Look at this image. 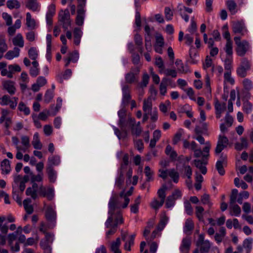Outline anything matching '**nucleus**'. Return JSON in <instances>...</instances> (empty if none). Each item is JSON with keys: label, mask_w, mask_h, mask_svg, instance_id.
<instances>
[{"label": "nucleus", "mask_w": 253, "mask_h": 253, "mask_svg": "<svg viewBox=\"0 0 253 253\" xmlns=\"http://www.w3.org/2000/svg\"><path fill=\"white\" fill-rule=\"evenodd\" d=\"M121 200L118 195L113 193L108 203L109 220L107 224L111 220L112 217H116L121 219V222H124L122 213L121 211Z\"/></svg>", "instance_id": "obj_1"}, {"label": "nucleus", "mask_w": 253, "mask_h": 253, "mask_svg": "<svg viewBox=\"0 0 253 253\" xmlns=\"http://www.w3.org/2000/svg\"><path fill=\"white\" fill-rule=\"evenodd\" d=\"M235 44L237 45L236 51L239 56H243L250 48V44L247 41H241L240 37H235L234 38Z\"/></svg>", "instance_id": "obj_2"}, {"label": "nucleus", "mask_w": 253, "mask_h": 253, "mask_svg": "<svg viewBox=\"0 0 253 253\" xmlns=\"http://www.w3.org/2000/svg\"><path fill=\"white\" fill-rule=\"evenodd\" d=\"M109 217L105 222V226L106 228H110V230L106 232V237L109 238L110 235H113L117 231V228L119 224H123L121 222V219L118 217H112L111 220L107 224Z\"/></svg>", "instance_id": "obj_3"}, {"label": "nucleus", "mask_w": 253, "mask_h": 253, "mask_svg": "<svg viewBox=\"0 0 253 253\" xmlns=\"http://www.w3.org/2000/svg\"><path fill=\"white\" fill-rule=\"evenodd\" d=\"M58 22L61 23L65 30L68 29L71 25L70 15L68 9L60 11L58 14Z\"/></svg>", "instance_id": "obj_4"}, {"label": "nucleus", "mask_w": 253, "mask_h": 253, "mask_svg": "<svg viewBox=\"0 0 253 253\" xmlns=\"http://www.w3.org/2000/svg\"><path fill=\"white\" fill-rule=\"evenodd\" d=\"M56 212L51 206H48L45 211V217L49 222L47 228L52 229L55 225Z\"/></svg>", "instance_id": "obj_5"}, {"label": "nucleus", "mask_w": 253, "mask_h": 253, "mask_svg": "<svg viewBox=\"0 0 253 253\" xmlns=\"http://www.w3.org/2000/svg\"><path fill=\"white\" fill-rule=\"evenodd\" d=\"M0 104L2 106L9 105L11 109H15L18 100V97H13L10 98L8 95H4L1 98H0Z\"/></svg>", "instance_id": "obj_6"}, {"label": "nucleus", "mask_w": 253, "mask_h": 253, "mask_svg": "<svg viewBox=\"0 0 253 253\" xmlns=\"http://www.w3.org/2000/svg\"><path fill=\"white\" fill-rule=\"evenodd\" d=\"M250 68V62L246 58H243L240 66L237 69V75L241 78L245 77L247 74V71L249 70Z\"/></svg>", "instance_id": "obj_7"}, {"label": "nucleus", "mask_w": 253, "mask_h": 253, "mask_svg": "<svg viewBox=\"0 0 253 253\" xmlns=\"http://www.w3.org/2000/svg\"><path fill=\"white\" fill-rule=\"evenodd\" d=\"M39 194L44 197H46L48 200H51L54 196V189L52 188L40 186L39 188Z\"/></svg>", "instance_id": "obj_8"}, {"label": "nucleus", "mask_w": 253, "mask_h": 253, "mask_svg": "<svg viewBox=\"0 0 253 253\" xmlns=\"http://www.w3.org/2000/svg\"><path fill=\"white\" fill-rule=\"evenodd\" d=\"M122 105L125 107L128 105L130 101L131 100L129 86L128 85H124L122 88Z\"/></svg>", "instance_id": "obj_9"}, {"label": "nucleus", "mask_w": 253, "mask_h": 253, "mask_svg": "<svg viewBox=\"0 0 253 253\" xmlns=\"http://www.w3.org/2000/svg\"><path fill=\"white\" fill-rule=\"evenodd\" d=\"M129 122L130 123V127L132 135L135 138L138 137L140 135L142 131L141 127L136 126L135 119H130Z\"/></svg>", "instance_id": "obj_10"}, {"label": "nucleus", "mask_w": 253, "mask_h": 253, "mask_svg": "<svg viewBox=\"0 0 253 253\" xmlns=\"http://www.w3.org/2000/svg\"><path fill=\"white\" fill-rule=\"evenodd\" d=\"M46 171L48 175L49 182L54 183L56 180L57 173L54 169L53 167L49 166L46 167Z\"/></svg>", "instance_id": "obj_11"}, {"label": "nucleus", "mask_w": 253, "mask_h": 253, "mask_svg": "<svg viewBox=\"0 0 253 253\" xmlns=\"http://www.w3.org/2000/svg\"><path fill=\"white\" fill-rule=\"evenodd\" d=\"M130 119H134V118L131 117L130 115H128L127 117L125 119V123L123 125H121L119 122L118 125L120 127L122 131L124 134L125 136H127V130L126 129L127 126L130 127V122L129 120Z\"/></svg>", "instance_id": "obj_12"}, {"label": "nucleus", "mask_w": 253, "mask_h": 253, "mask_svg": "<svg viewBox=\"0 0 253 253\" xmlns=\"http://www.w3.org/2000/svg\"><path fill=\"white\" fill-rule=\"evenodd\" d=\"M3 85L4 89L6 90L10 94L12 95L15 93L16 88L14 82L10 81H5L3 83Z\"/></svg>", "instance_id": "obj_13"}, {"label": "nucleus", "mask_w": 253, "mask_h": 253, "mask_svg": "<svg viewBox=\"0 0 253 253\" xmlns=\"http://www.w3.org/2000/svg\"><path fill=\"white\" fill-rule=\"evenodd\" d=\"M181 172H183V175L182 176V177H187V179H191V176L192 175V170L191 168L189 165H186L185 163H184L182 166Z\"/></svg>", "instance_id": "obj_14"}, {"label": "nucleus", "mask_w": 253, "mask_h": 253, "mask_svg": "<svg viewBox=\"0 0 253 253\" xmlns=\"http://www.w3.org/2000/svg\"><path fill=\"white\" fill-rule=\"evenodd\" d=\"M143 111L144 113L151 115L152 111V103L150 99L144 100L143 104Z\"/></svg>", "instance_id": "obj_15"}, {"label": "nucleus", "mask_w": 253, "mask_h": 253, "mask_svg": "<svg viewBox=\"0 0 253 253\" xmlns=\"http://www.w3.org/2000/svg\"><path fill=\"white\" fill-rule=\"evenodd\" d=\"M0 167L2 173L8 174L11 170L9 161L7 159L3 160L1 163Z\"/></svg>", "instance_id": "obj_16"}, {"label": "nucleus", "mask_w": 253, "mask_h": 253, "mask_svg": "<svg viewBox=\"0 0 253 253\" xmlns=\"http://www.w3.org/2000/svg\"><path fill=\"white\" fill-rule=\"evenodd\" d=\"M20 49L15 47L12 50H9L4 55V57L8 60H11L14 57L19 56Z\"/></svg>", "instance_id": "obj_17"}, {"label": "nucleus", "mask_w": 253, "mask_h": 253, "mask_svg": "<svg viewBox=\"0 0 253 253\" xmlns=\"http://www.w3.org/2000/svg\"><path fill=\"white\" fill-rule=\"evenodd\" d=\"M166 155L169 156L172 161H175L177 157V154L175 151L172 149L170 145H168L165 149Z\"/></svg>", "instance_id": "obj_18"}, {"label": "nucleus", "mask_w": 253, "mask_h": 253, "mask_svg": "<svg viewBox=\"0 0 253 253\" xmlns=\"http://www.w3.org/2000/svg\"><path fill=\"white\" fill-rule=\"evenodd\" d=\"M74 42L76 45H79L80 43L81 38L82 35V32L80 28H75L74 32Z\"/></svg>", "instance_id": "obj_19"}, {"label": "nucleus", "mask_w": 253, "mask_h": 253, "mask_svg": "<svg viewBox=\"0 0 253 253\" xmlns=\"http://www.w3.org/2000/svg\"><path fill=\"white\" fill-rule=\"evenodd\" d=\"M32 143L34 148L36 149L40 150L42 148V145L40 141L39 133L38 132H36L34 134Z\"/></svg>", "instance_id": "obj_20"}, {"label": "nucleus", "mask_w": 253, "mask_h": 253, "mask_svg": "<svg viewBox=\"0 0 253 253\" xmlns=\"http://www.w3.org/2000/svg\"><path fill=\"white\" fill-rule=\"evenodd\" d=\"M32 200L30 198H27L23 201V206L27 213L29 214L33 212L34 209L32 205H30Z\"/></svg>", "instance_id": "obj_21"}, {"label": "nucleus", "mask_w": 253, "mask_h": 253, "mask_svg": "<svg viewBox=\"0 0 253 253\" xmlns=\"http://www.w3.org/2000/svg\"><path fill=\"white\" fill-rule=\"evenodd\" d=\"M244 28V25L242 22L237 21L233 23L232 29L233 32L235 33H242Z\"/></svg>", "instance_id": "obj_22"}, {"label": "nucleus", "mask_w": 253, "mask_h": 253, "mask_svg": "<svg viewBox=\"0 0 253 253\" xmlns=\"http://www.w3.org/2000/svg\"><path fill=\"white\" fill-rule=\"evenodd\" d=\"M12 43L15 46L23 47L24 46V40L21 34H18L13 39Z\"/></svg>", "instance_id": "obj_23"}, {"label": "nucleus", "mask_w": 253, "mask_h": 253, "mask_svg": "<svg viewBox=\"0 0 253 253\" xmlns=\"http://www.w3.org/2000/svg\"><path fill=\"white\" fill-rule=\"evenodd\" d=\"M229 210L231 215L239 216L241 212L240 207L237 204H229Z\"/></svg>", "instance_id": "obj_24"}, {"label": "nucleus", "mask_w": 253, "mask_h": 253, "mask_svg": "<svg viewBox=\"0 0 253 253\" xmlns=\"http://www.w3.org/2000/svg\"><path fill=\"white\" fill-rule=\"evenodd\" d=\"M121 245V240L120 238L116 239L115 241L113 242L111 245V250L114 253H121L119 247Z\"/></svg>", "instance_id": "obj_25"}, {"label": "nucleus", "mask_w": 253, "mask_h": 253, "mask_svg": "<svg viewBox=\"0 0 253 253\" xmlns=\"http://www.w3.org/2000/svg\"><path fill=\"white\" fill-rule=\"evenodd\" d=\"M168 175L172 179V181L174 183H178L179 178V173L174 169H168Z\"/></svg>", "instance_id": "obj_26"}, {"label": "nucleus", "mask_w": 253, "mask_h": 253, "mask_svg": "<svg viewBox=\"0 0 253 253\" xmlns=\"http://www.w3.org/2000/svg\"><path fill=\"white\" fill-rule=\"evenodd\" d=\"M175 63L177 66V69L179 72L184 74L190 72L188 66L187 65L184 66L181 60H177Z\"/></svg>", "instance_id": "obj_27"}, {"label": "nucleus", "mask_w": 253, "mask_h": 253, "mask_svg": "<svg viewBox=\"0 0 253 253\" xmlns=\"http://www.w3.org/2000/svg\"><path fill=\"white\" fill-rule=\"evenodd\" d=\"M168 217L166 215L165 212H164L161 216L160 221L157 226V230L162 231L164 229L168 222Z\"/></svg>", "instance_id": "obj_28"}, {"label": "nucleus", "mask_w": 253, "mask_h": 253, "mask_svg": "<svg viewBox=\"0 0 253 253\" xmlns=\"http://www.w3.org/2000/svg\"><path fill=\"white\" fill-rule=\"evenodd\" d=\"M124 170H120L119 176L116 178L115 185L119 189L122 188V186L124 182Z\"/></svg>", "instance_id": "obj_29"}, {"label": "nucleus", "mask_w": 253, "mask_h": 253, "mask_svg": "<svg viewBox=\"0 0 253 253\" xmlns=\"http://www.w3.org/2000/svg\"><path fill=\"white\" fill-rule=\"evenodd\" d=\"M60 163V157L58 156H52L48 158V164L47 167H52L57 166Z\"/></svg>", "instance_id": "obj_30"}, {"label": "nucleus", "mask_w": 253, "mask_h": 253, "mask_svg": "<svg viewBox=\"0 0 253 253\" xmlns=\"http://www.w3.org/2000/svg\"><path fill=\"white\" fill-rule=\"evenodd\" d=\"M26 7L33 11H36L38 10L39 4L36 0H28Z\"/></svg>", "instance_id": "obj_31"}, {"label": "nucleus", "mask_w": 253, "mask_h": 253, "mask_svg": "<svg viewBox=\"0 0 253 253\" xmlns=\"http://www.w3.org/2000/svg\"><path fill=\"white\" fill-rule=\"evenodd\" d=\"M241 143L237 142L235 144V148L238 151H241L244 148L248 147V141L246 138L242 137L241 138Z\"/></svg>", "instance_id": "obj_32"}, {"label": "nucleus", "mask_w": 253, "mask_h": 253, "mask_svg": "<svg viewBox=\"0 0 253 253\" xmlns=\"http://www.w3.org/2000/svg\"><path fill=\"white\" fill-rule=\"evenodd\" d=\"M191 245V240L189 238H184L182 240V244L180 247V250L182 252L188 251Z\"/></svg>", "instance_id": "obj_33"}, {"label": "nucleus", "mask_w": 253, "mask_h": 253, "mask_svg": "<svg viewBox=\"0 0 253 253\" xmlns=\"http://www.w3.org/2000/svg\"><path fill=\"white\" fill-rule=\"evenodd\" d=\"M199 246L201 253H208L210 251L211 245L208 240H205V242L200 244Z\"/></svg>", "instance_id": "obj_34"}, {"label": "nucleus", "mask_w": 253, "mask_h": 253, "mask_svg": "<svg viewBox=\"0 0 253 253\" xmlns=\"http://www.w3.org/2000/svg\"><path fill=\"white\" fill-rule=\"evenodd\" d=\"M85 12L77 11L76 18V24L78 26H82L84 23Z\"/></svg>", "instance_id": "obj_35"}, {"label": "nucleus", "mask_w": 253, "mask_h": 253, "mask_svg": "<svg viewBox=\"0 0 253 253\" xmlns=\"http://www.w3.org/2000/svg\"><path fill=\"white\" fill-rule=\"evenodd\" d=\"M194 163L195 167L200 169L202 173L205 174L207 173V168L205 166H203L201 160H195Z\"/></svg>", "instance_id": "obj_36"}, {"label": "nucleus", "mask_w": 253, "mask_h": 253, "mask_svg": "<svg viewBox=\"0 0 253 253\" xmlns=\"http://www.w3.org/2000/svg\"><path fill=\"white\" fill-rule=\"evenodd\" d=\"M50 243L46 240H42L40 242V246L44 250V253H51V249L49 245Z\"/></svg>", "instance_id": "obj_37"}, {"label": "nucleus", "mask_w": 253, "mask_h": 253, "mask_svg": "<svg viewBox=\"0 0 253 253\" xmlns=\"http://www.w3.org/2000/svg\"><path fill=\"white\" fill-rule=\"evenodd\" d=\"M6 5L10 9H17L20 7V4L17 0H9L6 2Z\"/></svg>", "instance_id": "obj_38"}, {"label": "nucleus", "mask_w": 253, "mask_h": 253, "mask_svg": "<svg viewBox=\"0 0 253 253\" xmlns=\"http://www.w3.org/2000/svg\"><path fill=\"white\" fill-rule=\"evenodd\" d=\"M184 133V131L182 129H179L174 135L172 139V143L176 145L181 140V137Z\"/></svg>", "instance_id": "obj_39"}, {"label": "nucleus", "mask_w": 253, "mask_h": 253, "mask_svg": "<svg viewBox=\"0 0 253 253\" xmlns=\"http://www.w3.org/2000/svg\"><path fill=\"white\" fill-rule=\"evenodd\" d=\"M206 146L203 148L202 152L203 153V157L204 158L208 159L209 157L210 150L211 148V144L210 141H207L205 143Z\"/></svg>", "instance_id": "obj_40"}, {"label": "nucleus", "mask_w": 253, "mask_h": 253, "mask_svg": "<svg viewBox=\"0 0 253 253\" xmlns=\"http://www.w3.org/2000/svg\"><path fill=\"white\" fill-rule=\"evenodd\" d=\"M118 196L120 197V199L121 198L124 199V203L122 205V208L123 209L126 208L129 204L130 200L129 198L127 197V195L126 194V193H125V191H122Z\"/></svg>", "instance_id": "obj_41"}, {"label": "nucleus", "mask_w": 253, "mask_h": 253, "mask_svg": "<svg viewBox=\"0 0 253 253\" xmlns=\"http://www.w3.org/2000/svg\"><path fill=\"white\" fill-rule=\"evenodd\" d=\"M194 228V223L191 219H187L185 223L184 232L187 233L188 232L192 231Z\"/></svg>", "instance_id": "obj_42"}, {"label": "nucleus", "mask_w": 253, "mask_h": 253, "mask_svg": "<svg viewBox=\"0 0 253 253\" xmlns=\"http://www.w3.org/2000/svg\"><path fill=\"white\" fill-rule=\"evenodd\" d=\"M215 111L223 112L226 108V103H223L221 104L217 99H215Z\"/></svg>", "instance_id": "obj_43"}, {"label": "nucleus", "mask_w": 253, "mask_h": 253, "mask_svg": "<svg viewBox=\"0 0 253 253\" xmlns=\"http://www.w3.org/2000/svg\"><path fill=\"white\" fill-rule=\"evenodd\" d=\"M118 116L119 117V121L121 125H123L125 123V119L127 117L126 114V110L124 108H122L118 112Z\"/></svg>", "instance_id": "obj_44"}, {"label": "nucleus", "mask_w": 253, "mask_h": 253, "mask_svg": "<svg viewBox=\"0 0 253 253\" xmlns=\"http://www.w3.org/2000/svg\"><path fill=\"white\" fill-rule=\"evenodd\" d=\"M227 5L228 9L231 12L232 14H234L236 13V8L237 4L233 0H229L227 1Z\"/></svg>", "instance_id": "obj_45"}, {"label": "nucleus", "mask_w": 253, "mask_h": 253, "mask_svg": "<svg viewBox=\"0 0 253 253\" xmlns=\"http://www.w3.org/2000/svg\"><path fill=\"white\" fill-rule=\"evenodd\" d=\"M201 201L203 204L208 205L211 208L212 206V203L210 201V195L208 194H204L201 197Z\"/></svg>", "instance_id": "obj_46"}, {"label": "nucleus", "mask_w": 253, "mask_h": 253, "mask_svg": "<svg viewBox=\"0 0 253 253\" xmlns=\"http://www.w3.org/2000/svg\"><path fill=\"white\" fill-rule=\"evenodd\" d=\"M26 194L27 196H30L32 199H36L37 198V190L33 189L31 187H28L26 190Z\"/></svg>", "instance_id": "obj_47"}, {"label": "nucleus", "mask_w": 253, "mask_h": 253, "mask_svg": "<svg viewBox=\"0 0 253 253\" xmlns=\"http://www.w3.org/2000/svg\"><path fill=\"white\" fill-rule=\"evenodd\" d=\"M18 108L20 111L23 112L25 115H28L30 113V109L23 102L19 103Z\"/></svg>", "instance_id": "obj_48"}, {"label": "nucleus", "mask_w": 253, "mask_h": 253, "mask_svg": "<svg viewBox=\"0 0 253 253\" xmlns=\"http://www.w3.org/2000/svg\"><path fill=\"white\" fill-rule=\"evenodd\" d=\"M144 172L147 176L146 182H149L153 180L152 175L153 172L149 166H146L145 167Z\"/></svg>", "instance_id": "obj_49"}, {"label": "nucleus", "mask_w": 253, "mask_h": 253, "mask_svg": "<svg viewBox=\"0 0 253 253\" xmlns=\"http://www.w3.org/2000/svg\"><path fill=\"white\" fill-rule=\"evenodd\" d=\"M238 191L236 189H234L232 190L231 195L230 196V205H233L235 203L238 195Z\"/></svg>", "instance_id": "obj_50"}, {"label": "nucleus", "mask_w": 253, "mask_h": 253, "mask_svg": "<svg viewBox=\"0 0 253 253\" xmlns=\"http://www.w3.org/2000/svg\"><path fill=\"white\" fill-rule=\"evenodd\" d=\"M223 165V161H217L215 165L216 169L220 175H223L225 174Z\"/></svg>", "instance_id": "obj_51"}, {"label": "nucleus", "mask_w": 253, "mask_h": 253, "mask_svg": "<svg viewBox=\"0 0 253 253\" xmlns=\"http://www.w3.org/2000/svg\"><path fill=\"white\" fill-rule=\"evenodd\" d=\"M29 57L33 60H35L38 57V52L35 47H31L28 51Z\"/></svg>", "instance_id": "obj_52"}, {"label": "nucleus", "mask_w": 253, "mask_h": 253, "mask_svg": "<svg viewBox=\"0 0 253 253\" xmlns=\"http://www.w3.org/2000/svg\"><path fill=\"white\" fill-rule=\"evenodd\" d=\"M224 49L228 55L231 56L232 55V42L231 41H226Z\"/></svg>", "instance_id": "obj_53"}, {"label": "nucleus", "mask_w": 253, "mask_h": 253, "mask_svg": "<svg viewBox=\"0 0 253 253\" xmlns=\"http://www.w3.org/2000/svg\"><path fill=\"white\" fill-rule=\"evenodd\" d=\"M53 97V91L47 89L44 95V101L46 103H48Z\"/></svg>", "instance_id": "obj_54"}, {"label": "nucleus", "mask_w": 253, "mask_h": 253, "mask_svg": "<svg viewBox=\"0 0 253 253\" xmlns=\"http://www.w3.org/2000/svg\"><path fill=\"white\" fill-rule=\"evenodd\" d=\"M229 141L227 137L220 135L219 136L217 144H221V145L225 146V147H226Z\"/></svg>", "instance_id": "obj_55"}, {"label": "nucleus", "mask_w": 253, "mask_h": 253, "mask_svg": "<svg viewBox=\"0 0 253 253\" xmlns=\"http://www.w3.org/2000/svg\"><path fill=\"white\" fill-rule=\"evenodd\" d=\"M68 58L73 62H76L79 59V53L77 50L74 51L73 52L69 53Z\"/></svg>", "instance_id": "obj_56"}, {"label": "nucleus", "mask_w": 253, "mask_h": 253, "mask_svg": "<svg viewBox=\"0 0 253 253\" xmlns=\"http://www.w3.org/2000/svg\"><path fill=\"white\" fill-rule=\"evenodd\" d=\"M204 211V209L202 207L197 206L196 207V215L199 220H203V212Z\"/></svg>", "instance_id": "obj_57"}, {"label": "nucleus", "mask_w": 253, "mask_h": 253, "mask_svg": "<svg viewBox=\"0 0 253 253\" xmlns=\"http://www.w3.org/2000/svg\"><path fill=\"white\" fill-rule=\"evenodd\" d=\"M126 81L129 84H132L135 82V77L134 73L132 72L126 74L125 77Z\"/></svg>", "instance_id": "obj_58"}, {"label": "nucleus", "mask_w": 253, "mask_h": 253, "mask_svg": "<svg viewBox=\"0 0 253 253\" xmlns=\"http://www.w3.org/2000/svg\"><path fill=\"white\" fill-rule=\"evenodd\" d=\"M21 143L27 149L30 147V138L27 136H22L21 137Z\"/></svg>", "instance_id": "obj_59"}, {"label": "nucleus", "mask_w": 253, "mask_h": 253, "mask_svg": "<svg viewBox=\"0 0 253 253\" xmlns=\"http://www.w3.org/2000/svg\"><path fill=\"white\" fill-rule=\"evenodd\" d=\"M129 157L127 154H126L123 158V163L121 165L120 170H124L126 169V166L128 164Z\"/></svg>", "instance_id": "obj_60"}, {"label": "nucleus", "mask_w": 253, "mask_h": 253, "mask_svg": "<svg viewBox=\"0 0 253 253\" xmlns=\"http://www.w3.org/2000/svg\"><path fill=\"white\" fill-rule=\"evenodd\" d=\"M42 173L34 175L33 173H31V180L32 182H41L42 180Z\"/></svg>", "instance_id": "obj_61"}, {"label": "nucleus", "mask_w": 253, "mask_h": 253, "mask_svg": "<svg viewBox=\"0 0 253 253\" xmlns=\"http://www.w3.org/2000/svg\"><path fill=\"white\" fill-rule=\"evenodd\" d=\"M176 200L172 198L170 196H169L167 197L166 203V207L167 208H170L171 207L173 206L175 204V201Z\"/></svg>", "instance_id": "obj_62"}, {"label": "nucleus", "mask_w": 253, "mask_h": 253, "mask_svg": "<svg viewBox=\"0 0 253 253\" xmlns=\"http://www.w3.org/2000/svg\"><path fill=\"white\" fill-rule=\"evenodd\" d=\"M224 68L226 71H231L232 69V59L230 57H226L224 61Z\"/></svg>", "instance_id": "obj_63"}, {"label": "nucleus", "mask_w": 253, "mask_h": 253, "mask_svg": "<svg viewBox=\"0 0 253 253\" xmlns=\"http://www.w3.org/2000/svg\"><path fill=\"white\" fill-rule=\"evenodd\" d=\"M243 85L245 89L247 90H251L253 87V84L252 81L248 79H245L244 80L243 82Z\"/></svg>", "instance_id": "obj_64"}]
</instances>
